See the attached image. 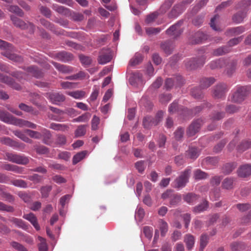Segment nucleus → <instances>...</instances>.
I'll return each instance as SVG.
<instances>
[{"label": "nucleus", "mask_w": 251, "mask_h": 251, "mask_svg": "<svg viewBox=\"0 0 251 251\" xmlns=\"http://www.w3.org/2000/svg\"><path fill=\"white\" fill-rule=\"evenodd\" d=\"M184 242L185 243L187 249L191 250L195 243V237L191 234H186L184 236Z\"/></svg>", "instance_id": "nucleus-16"}, {"label": "nucleus", "mask_w": 251, "mask_h": 251, "mask_svg": "<svg viewBox=\"0 0 251 251\" xmlns=\"http://www.w3.org/2000/svg\"><path fill=\"white\" fill-rule=\"evenodd\" d=\"M237 174L240 177H246L251 175V164L241 166L237 170Z\"/></svg>", "instance_id": "nucleus-14"}, {"label": "nucleus", "mask_w": 251, "mask_h": 251, "mask_svg": "<svg viewBox=\"0 0 251 251\" xmlns=\"http://www.w3.org/2000/svg\"><path fill=\"white\" fill-rule=\"evenodd\" d=\"M182 23V21H179L176 24L172 25L166 30V33L168 35L174 36V37L178 36L183 32L181 27Z\"/></svg>", "instance_id": "nucleus-9"}, {"label": "nucleus", "mask_w": 251, "mask_h": 251, "mask_svg": "<svg viewBox=\"0 0 251 251\" xmlns=\"http://www.w3.org/2000/svg\"><path fill=\"white\" fill-rule=\"evenodd\" d=\"M25 132L27 133L31 138L37 139H39L42 138L41 133L36 131H33L30 129H25Z\"/></svg>", "instance_id": "nucleus-55"}, {"label": "nucleus", "mask_w": 251, "mask_h": 251, "mask_svg": "<svg viewBox=\"0 0 251 251\" xmlns=\"http://www.w3.org/2000/svg\"><path fill=\"white\" fill-rule=\"evenodd\" d=\"M186 155L188 158L195 159L199 155V152L196 148L191 147L186 151Z\"/></svg>", "instance_id": "nucleus-34"}, {"label": "nucleus", "mask_w": 251, "mask_h": 251, "mask_svg": "<svg viewBox=\"0 0 251 251\" xmlns=\"http://www.w3.org/2000/svg\"><path fill=\"white\" fill-rule=\"evenodd\" d=\"M46 97L50 100L52 103L56 105H59L60 102H63L65 100V96L58 93H48L46 94Z\"/></svg>", "instance_id": "nucleus-8"}, {"label": "nucleus", "mask_w": 251, "mask_h": 251, "mask_svg": "<svg viewBox=\"0 0 251 251\" xmlns=\"http://www.w3.org/2000/svg\"><path fill=\"white\" fill-rule=\"evenodd\" d=\"M224 64V61L223 59H216L211 61L209 65L211 69H216L221 68Z\"/></svg>", "instance_id": "nucleus-43"}, {"label": "nucleus", "mask_w": 251, "mask_h": 251, "mask_svg": "<svg viewBox=\"0 0 251 251\" xmlns=\"http://www.w3.org/2000/svg\"><path fill=\"white\" fill-rule=\"evenodd\" d=\"M234 179L232 177L226 178L222 182V187L224 189L230 190L233 188Z\"/></svg>", "instance_id": "nucleus-30"}, {"label": "nucleus", "mask_w": 251, "mask_h": 251, "mask_svg": "<svg viewBox=\"0 0 251 251\" xmlns=\"http://www.w3.org/2000/svg\"><path fill=\"white\" fill-rule=\"evenodd\" d=\"M195 37L196 38V40L195 43L196 44H198L203 42L204 40H207L208 38V35L202 32L199 31L196 33Z\"/></svg>", "instance_id": "nucleus-47"}, {"label": "nucleus", "mask_w": 251, "mask_h": 251, "mask_svg": "<svg viewBox=\"0 0 251 251\" xmlns=\"http://www.w3.org/2000/svg\"><path fill=\"white\" fill-rule=\"evenodd\" d=\"M87 154V151H83L76 153L73 158V164L74 165L76 164L84 158Z\"/></svg>", "instance_id": "nucleus-33"}, {"label": "nucleus", "mask_w": 251, "mask_h": 251, "mask_svg": "<svg viewBox=\"0 0 251 251\" xmlns=\"http://www.w3.org/2000/svg\"><path fill=\"white\" fill-rule=\"evenodd\" d=\"M203 123V121L200 119L194 121L188 128L187 131V135L191 137L195 135L199 131Z\"/></svg>", "instance_id": "nucleus-6"}, {"label": "nucleus", "mask_w": 251, "mask_h": 251, "mask_svg": "<svg viewBox=\"0 0 251 251\" xmlns=\"http://www.w3.org/2000/svg\"><path fill=\"white\" fill-rule=\"evenodd\" d=\"M251 148V141L245 140L240 143L237 146V150L239 151H244L245 150Z\"/></svg>", "instance_id": "nucleus-41"}, {"label": "nucleus", "mask_w": 251, "mask_h": 251, "mask_svg": "<svg viewBox=\"0 0 251 251\" xmlns=\"http://www.w3.org/2000/svg\"><path fill=\"white\" fill-rule=\"evenodd\" d=\"M0 48L3 50V51L1 52L2 55L8 59L15 62L22 61L21 56L13 53L14 49L11 44L0 39Z\"/></svg>", "instance_id": "nucleus-1"}, {"label": "nucleus", "mask_w": 251, "mask_h": 251, "mask_svg": "<svg viewBox=\"0 0 251 251\" xmlns=\"http://www.w3.org/2000/svg\"><path fill=\"white\" fill-rule=\"evenodd\" d=\"M230 50V49L228 47L224 46L214 50L212 53L214 56H220L224 55L225 54L229 52Z\"/></svg>", "instance_id": "nucleus-32"}, {"label": "nucleus", "mask_w": 251, "mask_h": 251, "mask_svg": "<svg viewBox=\"0 0 251 251\" xmlns=\"http://www.w3.org/2000/svg\"><path fill=\"white\" fill-rule=\"evenodd\" d=\"M42 137H43V142L48 145H50L51 142L50 139L51 134L50 131L45 128L42 130Z\"/></svg>", "instance_id": "nucleus-27"}, {"label": "nucleus", "mask_w": 251, "mask_h": 251, "mask_svg": "<svg viewBox=\"0 0 251 251\" xmlns=\"http://www.w3.org/2000/svg\"><path fill=\"white\" fill-rule=\"evenodd\" d=\"M52 64L59 71L68 74L72 72V68L69 66L64 65L60 64L55 62H52Z\"/></svg>", "instance_id": "nucleus-23"}, {"label": "nucleus", "mask_w": 251, "mask_h": 251, "mask_svg": "<svg viewBox=\"0 0 251 251\" xmlns=\"http://www.w3.org/2000/svg\"><path fill=\"white\" fill-rule=\"evenodd\" d=\"M143 231L145 236L147 238L149 239H151V238L153 231V229L152 227L148 226H146L144 227Z\"/></svg>", "instance_id": "nucleus-63"}, {"label": "nucleus", "mask_w": 251, "mask_h": 251, "mask_svg": "<svg viewBox=\"0 0 251 251\" xmlns=\"http://www.w3.org/2000/svg\"><path fill=\"white\" fill-rule=\"evenodd\" d=\"M52 189L51 186H43L40 189V192L43 198H47L49 196V193Z\"/></svg>", "instance_id": "nucleus-60"}, {"label": "nucleus", "mask_w": 251, "mask_h": 251, "mask_svg": "<svg viewBox=\"0 0 251 251\" xmlns=\"http://www.w3.org/2000/svg\"><path fill=\"white\" fill-rule=\"evenodd\" d=\"M208 242V237L206 234H202L200 238V251H203Z\"/></svg>", "instance_id": "nucleus-49"}, {"label": "nucleus", "mask_w": 251, "mask_h": 251, "mask_svg": "<svg viewBox=\"0 0 251 251\" xmlns=\"http://www.w3.org/2000/svg\"><path fill=\"white\" fill-rule=\"evenodd\" d=\"M161 47L165 53L170 54L174 49L175 44L173 42L168 41L162 43Z\"/></svg>", "instance_id": "nucleus-22"}, {"label": "nucleus", "mask_w": 251, "mask_h": 251, "mask_svg": "<svg viewBox=\"0 0 251 251\" xmlns=\"http://www.w3.org/2000/svg\"><path fill=\"white\" fill-rule=\"evenodd\" d=\"M236 166L235 163H226L223 167V172L225 174H229L235 169Z\"/></svg>", "instance_id": "nucleus-37"}, {"label": "nucleus", "mask_w": 251, "mask_h": 251, "mask_svg": "<svg viewBox=\"0 0 251 251\" xmlns=\"http://www.w3.org/2000/svg\"><path fill=\"white\" fill-rule=\"evenodd\" d=\"M12 117L8 112L0 110V120L3 122L10 124Z\"/></svg>", "instance_id": "nucleus-39"}, {"label": "nucleus", "mask_w": 251, "mask_h": 251, "mask_svg": "<svg viewBox=\"0 0 251 251\" xmlns=\"http://www.w3.org/2000/svg\"><path fill=\"white\" fill-rule=\"evenodd\" d=\"M246 16V12L243 11L238 12L233 17V20L237 23L242 22Z\"/></svg>", "instance_id": "nucleus-50"}, {"label": "nucleus", "mask_w": 251, "mask_h": 251, "mask_svg": "<svg viewBox=\"0 0 251 251\" xmlns=\"http://www.w3.org/2000/svg\"><path fill=\"white\" fill-rule=\"evenodd\" d=\"M143 124L145 128H149L153 125H155L154 120L151 117H145L143 120Z\"/></svg>", "instance_id": "nucleus-52"}, {"label": "nucleus", "mask_w": 251, "mask_h": 251, "mask_svg": "<svg viewBox=\"0 0 251 251\" xmlns=\"http://www.w3.org/2000/svg\"><path fill=\"white\" fill-rule=\"evenodd\" d=\"M87 125L79 126L75 131V137L77 138L84 135L86 132Z\"/></svg>", "instance_id": "nucleus-35"}, {"label": "nucleus", "mask_w": 251, "mask_h": 251, "mask_svg": "<svg viewBox=\"0 0 251 251\" xmlns=\"http://www.w3.org/2000/svg\"><path fill=\"white\" fill-rule=\"evenodd\" d=\"M215 79L213 77L202 78L200 82L201 87L206 89L214 83Z\"/></svg>", "instance_id": "nucleus-29"}, {"label": "nucleus", "mask_w": 251, "mask_h": 251, "mask_svg": "<svg viewBox=\"0 0 251 251\" xmlns=\"http://www.w3.org/2000/svg\"><path fill=\"white\" fill-rule=\"evenodd\" d=\"M0 82L10 85L16 90H19L21 89V86L18 84L13 82L10 77L5 76L1 74H0Z\"/></svg>", "instance_id": "nucleus-18"}, {"label": "nucleus", "mask_w": 251, "mask_h": 251, "mask_svg": "<svg viewBox=\"0 0 251 251\" xmlns=\"http://www.w3.org/2000/svg\"><path fill=\"white\" fill-rule=\"evenodd\" d=\"M208 177V175L200 169H197L194 172V177L196 180L205 179Z\"/></svg>", "instance_id": "nucleus-38"}, {"label": "nucleus", "mask_w": 251, "mask_h": 251, "mask_svg": "<svg viewBox=\"0 0 251 251\" xmlns=\"http://www.w3.org/2000/svg\"><path fill=\"white\" fill-rule=\"evenodd\" d=\"M145 216V212L141 207H137L135 214V218L136 220L141 222Z\"/></svg>", "instance_id": "nucleus-54"}, {"label": "nucleus", "mask_w": 251, "mask_h": 251, "mask_svg": "<svg viewBox=\"0 0 251 251\" xmlns=\"http://www.w3.org/2000/svg\"><path fill=\"white\" fill-rule=\"evenodd\" d=\"M35 150L39 154H47L49 152V149L44 146H37L35 148Z\"/></svg>", "instance_id": "nucleus-61"}, {"label": "nucleus", "mask_w": 251, "mask_h": 251, "mask_svg": "<svg viewBox=\"0 0 251 251\" xmlns=\"http://www.w3.org/2000/svg\"><path fill=\"white\" fill-rule=\"evenodd\" d=\"M10 183L16 187L25 188L27 187L26 182L22 179H15L10 180Z\"/></svg>", "instance_id": "nucleus-51"}, {"label": "nucleus", "mask_w": 251, "mask_h": 251, "mask_svg": "<svg viewBox=\"0 0 251 251\" xmlns=\"http://www.w3.org/2000/svg\"><path fill=\"white\" fill-rule=\"evenodd\" d=\"M11 20L13 24L17 27L20 28L22 29H28L29 31L33 33L35 29V26L32 23L28 22L25 23L22 20L14 16H11Z\"/></svg>", "instance_id": "nucleus-4"}, {"label": "nucleus", "mask_w": 251, "mask_h": 251, "mask_svg": "<svg viewBox=\"0 0 251 251\" xmlns=\"http://www.w3.org/2000/svg\"><path fill=\"white\" fill-rule=\"evenodd\" d=\"M67 94L75 99H82L85 97V92L82 90H77L72 92H68Z\"/></svg>", "instance_id": "nucleus-31"}, {"label": "nucleus", "mask_w": 251, "mask_h": 251, "mask_svg": "<svg viewBox=\"0 0 251 251\" xmlns=\"http://www.w3.org/2000/svg\"><path fill=\"white\" fill-rule=\"evenodd\" d=\"M174 0H167L164 3L161 5L159 9V13L163 14L165 13L172 6L174 3Z\"/></svg>", "instance_id": "nucleus-36"}, {"label": "nucleus", "mask_w": 251, "mask_h": 251, "mask_svg": "<svg viewBox=\"0 0 251 251\" xmlns=\"http://www.w3.org/2000/svg\"><path fill=\"white\" fill-rule=\"evenodd\" d=\"M6 160L18 164L26 165L29 162V159L24 155L18 154L14 153H5Z\"/></svg>", "instance_id": "nucleus-3"}, {"label": "nucleus", "mask_w": 251, "mask_h": 251, "mask_svg": "<svg viewBox=\"0 0 251 251\" xmlns=\"http://www.w3.org/2000/svg\"><path fill=\"white\" fill-rule=\"evenodd\" d=\"M9 222L14 224L16 226L19 228H22L26 230L28 228V226L21 219H18L15 217H10L8 219Z\"/></svg>", "instance_id": "nucleus-19"}, {"label": "nucleus", "mask_w": 251, "mask_h": 251, "mask_svg": "<svg viewBox=\"0 0 251 251\" xmlns=\"http://www.w3.org/2000/svg\"><path fill=\"white\" fill-rule=\"evenodd\" d=\"M185 65L186 67L189 69H195L199 66L196 63L195 59L185 60Z\"/></svg>", "instance_id": "nucleus-48"}, {"label": "nucleus", "mask_w": 251, "mask_h": 251, "mask_svg": "<svg viewBox=\"0 0 251 251\" xmlns=\"http://www.w3.org/2000/svg\"><path fill=\"white\" fill-rule=\"evenodd\" d=\"M26 71L28 75L34 76L36 78H40L43 76V73L35 66H30L27 68Z\"/></svg>", "instance_id": "nucleus-20"}, {"label": "nucleus", "mask_w": 251, "mask_h": 251, "mask_svg": "<svg viewBox=\"0 0 251 251\" xmlns=\"http://www.w3.org/2000/svg\"><path fill=\"white\" fill-rule=\"evenodd\" d=\"M159 229L162 236H164L168 230V226L167 223L163 220L159 221Z\"/></svg>", "instance_id": "nucleus-42"}, {"label": "nucleus", "mask_w": 251, "mask_h": 251, "mask_svg": "<svg viewBox=\"0 0 251 251\" xmlns=\"http://www.w3.org/2000/svg\"><path fill=\"white\" fill-rule=\"evenodd\" d=\"M185 201L190 204H193L198 199L199 197L193 193H188L183 196Z\"/></svg>", "instance_id": "nucleus-24"}, {"label": "nucleus", "mask_w": 251, "mask_h": 251, "mask_svg": "<svg viewBox=\"0 0 251 251\" xmlns=\"http://www.w3.org/2000/svg\"><path fill=\"white\" fill-rule=\"evenodd\" d=\"M181 200V196L175 193L170 201V204L172 206H176L180 201Z\"/></svg>", "instance_id": "nucleus-57"}, {"label": "nucleus", "mask_w": 251, "mask_h": 251, "mask_svg": "<svg viewBox=\"0 0 251 251\" xmlns=\"http://www.w3.org/2000/svg\"><path fill=\"white\" fill-rule=\"evenodd\" d=\"M191 173V170L188 168L181 172L180 175L174 181V187L177 189L185 187L189 181Z\"/></svg>", "instance_id": "nucleus-2"}, {"label": "nucleus", "mask_w": 251, "mask_h": 251, "mask_svg": "<svg viewBox=\"0 0 251 251\" xmlns=\"http://www.w3.org/2000/svg\"><path fill=\"white\" fill-rule=\"evenodd\" d=\"M208 201H205L202 203L200 204L193 208V211L195 213H200L206 210L208 208Z\"/></svg>", "instance_id": "nucleus-40"}, {"label": "nucleus", "mask_w": 251, "mask_h": 251, "mask_svg": "<svg viewBox=\"0 0 251 251\" xmlns=\"http://www.w3.org/2000/svg\"><path fill=\"white\" fill-rule=\"evenodd\" d=\"M67 141L66 137L62 134H58L56 139V144L62 146L66 144Z\"/></svg>", "instance_id": "nucleus-64"}, {"label": "nucleus", "mask_w": 251, "mask_h": 251, "mask_svg": "<svg viewBox=\"0 0 251 251\" xmlns=\"http://www.w3.org/2000/svg\"><path fill=\"white\" fill-rule=\"evenodd\" d=\"M90 115L89 113L83 114L72 120L73 122H85L89 120Z\"/></svg>", "instance_id": "nucleus-58"}, {"label": "nucleus", "mask_w": 251, "mask_h": 251, "mask_svg": "<svg viewBox=\"0 0 251 251\" xmlns=\"http://www.w3.org/2000/svg\"><path fill=\"white\" fill-rule=\"evenodd\" d=\"M55 58L58 61L66 62L72 60L73 56L70 53L66 52H61L56 54Z\"/></svg>", "instance_id": "nucleus-21"}, {"label": "nucleus", "mask_w": 251, "mask_h": 251, "mask_svg": "<svg viewBox=\"0 0 251 251\" xmlns=\"http://www.w3.org/2000/svg\"><path fill=\"white\" fill-rule=\"evenodd\" d=\"M0 141L3 144L11 147L14 149H24L25 145L22 143H19L12 140L9 137H2L0 139Z\"/></svg>", "instance_id": "nucleus-12"}, {"label": "nucleus", "mask_w": 251, "mask_h": 251, "mask_svg": "<svg viewBox=\"0 0 251 251\" xmlns=\"http://www.w3.org/2000/svg\"><path fill=\"white\" fill-rule=\"evenodd\" d=\"M183 9L181 4H177L174 6L169 16L171 18H176L182 13Z\"/></svg>", "instance_id": "nucleus-28"}, {"label": "nucleus", "mask_w": 251, "mask_h": 251, "mask_svg": "<svg viewBox=\"0 0 251 251\" xmlns=\"http://www.w3.org/2000/svg\"><path fill=\"white\" fill-rule=\"evenodd\" d=\"M40 243L38 244L39 251H48V246L45 239L39 236Z\"/></svg>", "instance_id": "nucleus-53"}, {"label": "nucleus", "mask_w": 251, "mask_h": 251, "mask_svg": "<svg viewBox=\"0 0 251 251\" xmlns=\"http://www.w3.org/2000/svg\"><path fill=\"white\" fill-rule=\"evenodd\" d=\"M10 245L14 249L18 251H27L24 246L17 242L13 241L11 242Z\"/></svg>", "instance_id": "nucleus-62"}, {"label": "nucleus", "mask_w": 251, "mask_h": 251, "mask_svg": "<svg viewBox=\"0 0 251 251\" xmlns=\"http://www.w3.org/2000/svg\"><path fill=\"white\" fill-rule=\"evenodd\" d=\"M227 90L226 85L225 84H220L216 85L213 89V95L215 98H223Z\"/></svg>", "instance_id": "nucleus-13"}, {"label": "nucleus", "mask_w": 251, "mask_h": 251, "mask_svg": "<svg viewBox=\"0 0 251 251\" xmlns=\"http://www.w3.org/2000/svg\"><path fill=\"white\" fill-rule=\"evenodd\" d=\"M52 8L56 12L62 15H68L70 14V11L68 8L56 4H53Z\"/></svg>", "instance_id": "nucleus-25"}, {"label": "nucleus", "mask_w": 251, "mask_h": 251, "mask_svg": "<svg viewBox=\"0 0 251 251\" xmlns=\"http://www.w3.org/2000/svg\"><path fill=\"white\" fill-rule=\"evenodd\" d=\"M184 80L181 76L177 75L174 78H168L166 80L165 87L167 90L171 89L174 85L175 83L176 85L179 86L183 83Z\"/></svg>", "instance_id": "nucleus-11"}, {"label": "nucleus", "mask_w": 251, "mask_h": 251, "mask_svg": "<svg viewBox=\"0 0 251 251\" xmlns=\"http://www.w3.org/2000/svg\"><path fill=\"white\" fill-rule=\"evenodd\" d=\"M50 109L52 112L54 113V114L49 115V118H50L51 120L58 122H61L64 120V110H61L57 108L52 106H50Z\"/></svg>", "instance_id": "nucleus-7"}, {"label": "nucleus", "mask_w": 251, "mask_h": 251, "mask_svg": "<svg viewBox=\"0 0 251 251\" xmlns=\"http://www.w3.org/2000/svg\"><path fill=\"white\" fill-rule=\"evenodd\" d=\"M142 60V55L138 53L136 54L134 57H133L129 62V64L131 66H135L138 64Z\"/></svg>", "instance_id": "nucleus-59"}, {"label": "nucleus", "mask_w": 251, "mask_h": 251, "mask_svg": "<svg viewBox=\"0 0 251 251\" xmlns=\"http://www.w3.org/2000/svg\"><path fill=\"white\" fill-rule=\"evenodd\" d=\"M112 56L109 49H102L100 52L98 61L100 64L103 65L111 61Z\"/></svg>", "instance_id": "nucleus-10"}, {"label": "nucleus", "mask_w": 251, "mask_h": 251, "mask_svg": "<svg viewBox=\"0 0 251 251\" xmlns=\"http://www.w3.org/2000/svg\"><path fill=\"white\" fill-rule=\"evenodd\" d=\"M25 120L18 119L13 116L11 120L10 124L18 126L20 127H25Z\"/></svg>", "instance_id": "nucleus-44"}, {"label": "nucleus", "mask_w": 251, "mask_h": 251, "mask_svg": "<svg viewBox=\"0 0 251 251\" xmlns=\"http://www.w3.org/2000/svg\"><path fill=\"white\" fill-rule=\"evenodd\" d=\"M23 217L25 219L28 221L37 230H40V227L38 223L37 218L33 213L31 212L28 214H25Z\"/></svg>", "instance_id": "nucleus-15"}, {"label": "nucleus", "mask_w": 251, "mask_h": 251, "mask_svg": "<svg viewBox=\"0 0 251 251\" xmlns=\"http://www.w3.org/2000/svg\"><path fill=\"white\" fill-rule=\"evenodd\" d=\"M7 9L9 11L15 13L20 17L24 16V12L23 11L17 6L10 5L8 7Z\"/></svg>", "instance_id": "nucleus-45"}, {"label": "nucleus", "mask_w": 251, "mask_h": 251, "mask_svg": "<svg viewBox=\"0 0 251 251\" xmlns=\"http://www.w3.org/2000/svg\"><path fill=\"white\" fill-rule=\"evenodd\" d=\"M1 168L8 171H12L16 173L21 174L23 172V168L20 167L17 165H12L8 163H4L1 166Z\"/></svg>", "instance_id": "nucleus-17"}, {"label": "nucleus", "mask_w": 251, "mask_h": 251, "mask_svg": "<svg viewBox=\"0 0 251 251\" xmlns=\"http://www.w3.org/2000/svg\"><path fill=\"white\" fill-rule=\"evenodd\" d=\"M163 28L161 27H147L146 28V32L149 35H155L159 33Z\"/></svg>", "instance_id": "nucleus-56"}, {"label": "nucleus", "mask_w": 251, "mask_h": 251, "mask_svg": "<svg viewBox=\"0 0 251 251\" xmlns=\"http://www.w3.org/2000/svg\"><path fill=\"white\" fill-rule=\"evenodd\" d=\"M247 87H240L234 93L232 97V100L235 102H241L247 94Z\"/></svg>", "instance_id": "nucleus-5"}, {"label": "nucleus", "mask_w": 251, "mask_h": 251, "mask_svg": "<svg viewBox=\"0 0 251 251\" xmlns=\"http://www.w3.org/2000/svg\"><path fill=\"white\" fill-rule=\"evenodd\" d=\"M245 28L243 26H238L228 29L227 34L228 35H235L243 32Z\"/></svg>", "instance_id": "nucleus-46"}, {"label": "nucleus", "mask_w": 251, "mask_h": 251, "mask_svg": "<svg viewBox=\"0 0 251 251\" xmlns=\"http://www.w3.org/2000/svg\"><path fill=\"white\" fill-rule=\"evenodd\" d=\"M49 127L52 129L57 131H65L68 130L69 127L66 124L51 123Z\"/></svg>", "instance_id": "nucleus-26"}]
</instances>
